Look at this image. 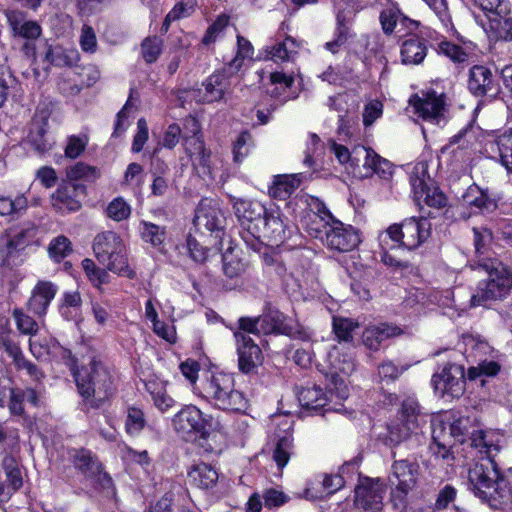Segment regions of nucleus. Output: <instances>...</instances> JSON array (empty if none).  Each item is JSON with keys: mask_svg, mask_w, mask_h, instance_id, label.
Here are the masks:
<instances>
[{"mask_svg": "<svg viewBox=\"0 0 512 512\" xmlns=\"http://www.w3.org/2000/svg\"><path fill=\"white\" fill-rule=\"evenodd\" d=\"M493 453H479L480 460L468 469V488L475 497L493 509H512V486L501 473Z\"/></svg>", "mask_w": 512, "mask_h": 512, "instance_id": "f257e3e1", "label": "nucleus"}, {"mask_svg": "<svg viewBox=\"0 0 512 512\" xmlns=\"http://www.w3.org/2000/svg\"><path fill=\"white\" fill-rule=\"evenodd\" d=\"M77 392L90 408L97 409L110 400L116 392L113 376L101 361L92 359L89 364L71 367Z\"/></svg>", "mask_w": 512, "mask_h": 512, "instance_id": "f03ea898", "label": "nucleus"}, {"mask_svg": "<svg viewBox=\"0 0 512 512\" xmlns=\"http://www.w3.org/2000/svg\"><path fill=\"white\" fill-rule=\"evenodd\" d=\"M393 462L388 475L390 488V501L394 508L403 510L408 504L409 494L416 488L421 468L415 458L396 459V453H392Z\"/></svg>", "mask_w": 512, "mask_h": 512, "instance_id": "7ed1b4c3", "label": "nucleus"}, {"mask_svg": "<svg viewBox=\"0 0 512 512\" xmlns=\"http://www.w3.org/2000/svg\"><path fill=\"white\" fill-rule=\"evenodd\" d=\"M449 435L460 443L469 442L478 453L500 451L503 435L495 430H483L476 416H460L449 425Z\"/></svg>", "mask_w": 512, "mask_h": 512, "instance_id": "20e7f679", "label": "nucleus"}, {"mask_svg": "<svg viewBox=\"0 0 512 512\" xmlns=\"http://www.w3.org/2000/svg\"><path fill=\"white\" fill-rule=\"evenodd\" d=\"M230 374L215 373L201 384V395L215 408L223 411L242 412L247 408L243 393L234 387Z\"/></svg>", "mask_w": 512, "mask_h": 512, "instance_id": "39448f33", "label": "nucleus"}, {"mask_svg": "<svg viewBox=\"0 0 512 512\" xmlns=\"http://www.w3.org/2000/svg\"><path fill=\"white\" fill-rule=\"evenodd\" d=\"M479 270L487 273L488 277L478 283L471 297L472 306H489L496 301H502L512 289V272L501 260H495L487 268Z\"/></svg>", "mask_w": 512, "mask_h": 512, "instance_id": "423d86ee", "label": "nucleus"}, {"mask_svg": "<svg viewBox=\"0 0 512 512\" xmlns=\"http://www.w3.org/2000/svg\"><path fill=\"white\" fill-rule=\"evenodd\" d=\"M93 251L98 262L107 270L129 279L135 278L136 273L128 265L125 245L115 232L98 234L94 239Z\"/></svg>", "mask_w": 512, "mask_h": 512, "instance_id": "0eeeda50", "label": "nucleus"}, {"mask_svg": "<svg viewBox=\"0 0 512 512\" xmlns=\"http://www.w3.org/2000/svg\"><path fill=\"white\" fill-rule=\"evenodd\" d=\"M425 416L420 412V406L415 398L407 397L402 401L397 419L387 426V434L384 443L389 446H397L418 435L421 424L425 422Z\"/></svg>", "mask_w": 512, "mask_h": 512, "instance_id": "6e6552de", "label": "nucleus"}, {"mask_svg": "<svg viewBox=\"0 0 512 512\" xmlns=\"http://www.w3.org/2000/svg\"><path fill=\"white\" fill-rule=\"evenodd\" d=\"M175 431L182 438L192 440L197 437L207 438L211 431L216 430L218 421L211 415L204 414L194 405H186L172 419Z\"/></svg>", "mask_w": 512, "mask_h": 512, "instance_id": "1a4fd4ad", "label": "nucleus"}, {"mask_svg": "<svg viewBox=\"0 0 512 512\" xmlns=\"http://www.w3.org/2000/svg\"><path fill=\"white\" fill-rule=\"evenodd\" d=\"M234 213L242 227L241 238L253 251L260 250V240H255L262 221L268 211L261 202L247 199H236L233 202Z\"/></svg>", "mask_w": 512, "mask_h": 512, "instance_id": "9d476101", "label": "nucleus"}, {"mask_svg": "<svg viewBox=\"0 0 512 512\" xmlns=\"http://www.w3.org/2000/svg\"><path fill=\"white\" fill-rule=\"evenodd\" d=\"M431 236V222L425 217H409L401 223L390 225L385 238H390L400 246L414 250L424 244Z\"/></svg>", "mask_w": 512, "mask_h": 512, "instance_id": "9b49d317", "label": "nucleus"}, {"mask_svg": "<svg viewBox=\"0 0 512 512\" xmlns=\"http://www.w3.org/2000/svg\"><path fill=\"white\" fill-rule=\"evenodd\" d=\"M385 484L380 478L359 474L354 489V505L361 512H378L383 507Z\"/></svg>", "mask_w": 512, "mask_h": 512, "instance_id": "f8f14e48", "label": "nucleus"}, {"mask_svg": "<svg viewBox=\"0 0 512 512\" xmlns=\"http://www.w3.org/2000/svg\"><path fill=\"white\" fill-rule=\"evenodd\" d=\"M4 14L11 31V35L14 38L26 40L23 45V50L26 54H29L30 51H34V45L32 42L38 39L42 34L40 24L35 20L28 19L27 13L20 9H7Z\"/></svg>", "mask_w": 512, "mask_h": 512, "instance_id": "ddd939ff", "label": "nucleus"}, {"mask_svg": "<svg viewBox=\"0 0 512 512\" xmlns=\"http://www.w3.org/2000/svg\"><path fill=\"white\" fill-rule=\"evenodd\" d=\"M467 88L477 98H496L501 93L497 71L485 65H473L469 69Z\"/></svg>", "mask_w": 512, "mask_h": 512, "instance_id": "4468645a", "label": "nucleus"}, {"mask_svg": "<svg viewBox=\"0 0 512 512\" xmlns=\"http://www.w3.org/2000/svg\"><path fill=\"white\" fill-rule=\"evenodd\" d=\"M286 221L279 208H269L255 234V240H260V247L264 241L277 246L283 243L291 234Z\"/></svg>", "mask_w": 512, "mask_h": 512, "instance_id": "2eb2a0df", "label": "nucleus"}, {"mask_svg": "<svg viewBox=\"0 0 512 512\" xmlns=\"http://www.w3.org/2000/svg\"><path fill=\"white\" fill-rule=\"evenodd\" d=\"M193 224L200 233H216V237H219L225 226V217L218 202L203 198L195 210Z\"/></svg>", "mask_w": 512, "mask_h": 512, "instance_id": "dca6fc26", "label": "nucleus"}, {"mask_svg": "<svg viewBox=\"0 0 512 512\" xmlns=\"http://www.w3.org/2000/svg\"><path fill=\"white\" fill-rule=\"evenodd\" d=\"M431 384L439 396H460L464 391V368L455 363H447L440 372L433 374Z\"/></svg>", "mask_w": 512, "mask_h": 512, "instance_id": "f3484780", "label": "nucleus"}, {"mask_svg": "<svg viewBox=\"0 0 512 512\" xmlns=\"http://www.w3.org/2000/svg\"><path fill=\"white\" fill-rule=\"evenodd\" d=\"M325 244L338 252H349L360 243L358 231L351 225H344L338 220L325 224Z\"/></svg>", "mask_w": 512, "mask_h": 512, "instance_id": "a211bd4d", "label": "nucleus"}, {"mask_svg": "<svg viewBox=\"0 0 512 512\" xmlns=\"http://www.w3.org/2000/svg\"><path fill=\"white\" fill-rule=\"evenodd\" d=\"M409 103L413 106L415 113L425 121L439 124L443 119L445 110L443 94L428 90L423 92L422 96H412Z\"/></svg>", "mask_w": 512, "mask_h": 512, "instance_id": "6ab92c4d", "label": "nucleus"}, {"mask_svg": "<svg viewBox=\"0 0 512 512\" xmlns=\"http://www.w3.org/2000/svg\"><path fill=\"white\" fill-rule=\"evenodd\" d=\"M72 458L75 468L86 478L93 480L103 488H108L112 484L111 477L103 471L101 462L90 450H76Z\"/></svg>", "mask_w": 512, "mask_h": 512, "instance_id": "aec40b11", "label": "nucleus"}, {"mask_svg": "<svg viewBox=\"0 0 512 512\" xmlns=\"http://www.w3.org/2000/svg\"><path fill=\"white\" fill-rule=\"evenodd\" d=\"M237 343L238 366L244 374H252L262 364V351L253 339L242 333L234 332Z\"/></svg>", "mask_w": 512, "mask_h": 512, "instance_id": "412c9836", "label": "nucleus"}, {"mask_svg": "<svg viewBox=\"0 0 512 512\" xmlns=\"http://www.w3.org/2000/svg\"><path fill=\"white\" fill-rule=\"evenodd\" d=\"M22 485V473L17 461L12 456H5L0 472V504L7 502Z\"/></svg>", "mask_w": 512, "mask_h": 512, "instance_id": "4be33fe9", "label": "nucleus"}, {"mask_svg": "<svg viewBox=\"0 0 512 512\" xmlns=\"http://www.w3.org/2000/svg\"><path fill=\"white\" fill-rule=\"evenodd\" d=\"M473 234L475 255L470 261V266L473 270L487 268V266L493 264L495 260H499L490 249L492 234L488 230L481 232L477 228L473 229Z\"/></svg>", "mask_w": 512, "mask_h": 512, "instance_id": "5701e85b", "label": "nucleus"}, {"mask_svg": "<svg viewBox=\"0 0 512 512\" xmlns=\"http://www.w3.org/2000/svg\"><path fill=\"white\" fill-rule=\"evenodd\" d=\"M410 183L416 199H422L429 207L441 209L447 205L446 195L438 187L428 185L424 177L411 175Z\"/></svg>", "mask_w": 512, "mask_h": 512, "instance_id": "b1692460", "label": "nucleus"}, {"mask_svg": "<svg viewBox=\"0 0 512 512\" xmlns=\"http://www.w3.org/2000/svg\"><path fill=\"white\" fill-rule=\"evenodd\" d=\"M57 291L56 284L50 281H38L28 300V309L39 317L44 316Z\"/></svg>", "mask_w": 512, "mask_h": 512, "instance_id": "393cba45", "label": "nucleus"}, {"mask_svg": "<svg viewBox=\"0 0 512 512\" xmlns=\"http://www.w3.org/2000/svg\"><path fill=\"white\" fill-rule=\"evenodd\" d=\"M356 154H363V168L365 173L359 172L360 177H368L377 174L380 178L387 179L392 175V164L375 153L371 148L357 146Z\"/></svg>", "mask_w": 512, "mask_h": 512, "instance_id": "a878e982", "label": "nucleus"}, {"mask_svg": "<svg viewBox=\"0 0 512 512\" xmlns=\"http://www.w3.org/2000/svg\"><path fill=\"white\" fill-rule=\"evenodd\" d=\"M496 10H492L487 15L489 19V27L497 40L512 42V17L508 16L509 2L506 0Z\"/></svg>", "mask_w": 512, "mask_h": 512, "instance_id": "bb28decb", "label": "nucleus"}, {"mask_svg": "<svg viewBox=\"0 0 512 512\" xmlns=\"http://www.w3.org/2000/svg\"><path fill=\"white\" fill-rule=\"evenodd\" d=\"M462 200L473 213H490L497 208L496 199L489 194L488 190H483L476 184L468 187Z\"/></svg>", "mask_w": 512, "mask_h": 512, "instance_id": "cd10ccee", "label": "nucleus"}, {"mask_svg": "<svg viewBox=\"0 0 512 512\" xmlns=\"http://www.w3.org/2000/svg\"><path fill=\"white\" fill-rule=\"evenodd\" d=\"M237 71L229 70L228 65L222 70L213 73L205 82V100L207 102L220 101L230 87V77Z\"/></svg>", "mask_w": 512, "mask_h": 512, "instance_id": "c85d7f7f", "label": "nucleus"}, {"mask_svg": "<svg viewBox=\"0 0 512 512\" xmlns=\"http://www.w3.org/2000/svg\"><path fill=\"white\" fill-rule=\"evenodd\" d=\"M24 402L30 403L34 407H38L40 403L39 393L36 389L27 387L11 388L8 402V409L13 416H23L25 414Z\"/></svg>", "mask_w": 512, "mask_h": 512, "instance_id": "c756f323", "label": "nucleus"}, {"mask_svg": "<svg viewBox=\"0 0 512 512\" xmlns=\"http://www.w3.org/2000/svg\"><path fill=\"white\" fill-rule=\"evenodd\" d=\"M298 400L303 409L318 412L327 405L328 397L321 387L313 385L303 387L298 392Z\"/></svg>", "mask_w": 512, "mask_h": 512, "instance_id": "7c9ffc66", "label": "nucleus"}, {"mask_svg": "<svg viewBox=\"0 0 512 512\" xmlns=\"http://www.w3.org/2000/svg\"><path fill=\"white\" fill-rule=\"evenodd\" d=\"M188 478L193 485L201 489H208L216 484L218 473L211 465L202 462L190 468Z\"/></svg>", "mask_w": 512, "mask_h": 512, "instance_id": "2f4dec72", "label": "nucleus"}, {"mask_svg": "<svg viewBox=\"0 0 512 512\" xmlns=\"http://www.w3.org/2000/svg\"><path fill=\"white\" fill-rule=\"evenodd\" d=\"M222 261L223 273L229 278V281L223 284V287L226 290H232L239 285V279L246 269L245 264L240 258L227 253L223 254Z\"/></svg>", "mask_w": 512, "mask_h": 512, "instance_id": "473e14b6", "label": "nucleus"}, {"mask_svg": "<svg viewBox=\"0 0 512 512\" xmlns=\"http://www.w3.org/2000/svg\"><path fill=\"white\" fill-rule=\"evenodd\" d=\"M427 54L424 40L411 37L405 40L401 46V57L404 64H420Z\"/></svg>", "mask_w": 512, "mask_h": 512, "instance_id": "72a5a7b5", "label": "nucleus"}, {"mask_svg": "<svg viewBox=\"0 0 512 512\" xmlns=\"http://www.w3.org/2000/svg\"><path fill=\"white\" fill-rule=\"evenodd\" d=\"M77 189L74 185L60 186L52 196L53 206L61 211L74 212L81 204L76 199Z\"/></svg>", "mask_w": 512, "mask_h": 512, "instance_id": "f704fd0d", "label": "nucleus"}, {"mask_svg": "<svg viewBox=\"0 0 512 512\" xmlns=\"http://www.w3.org/2000/svg\"><path fill=\"white\" fill-rule=\"evenodd\" d=\"M45 59L56 67H72L79 61V53L75 49H66L62 46H50Z\"/></svg>", "mask_w": 512, "mask_h": 512, "instance_id": "c9c22d12", "label": "nucleus"}, {"mask_svg": "<svg viewBox=\"0 0 512 512\" xmlns=\"http://www.w3.org/2000/svg\"><path fill=\"white\" fill-rule=\"evenodd\" d=\"M139 233L141 239L152 245L154 248H160L164 244L167 236L165 226H160L146 220L140 221Z\"/></svg>", "mask_w": 512, "mask_h": 512, "instance_id": "e433bc0d", "label": "nucleus"}, {"mask_svg": "<svg viewBox=\"0 0 512 512\" xmlns=\"http://www.w3.org/2000/svg\"><path fill=\"white\" fill-rule=\"evenodd\" d=\"M47 128L43 124L33 122L28 134V143L39 154H44L52 148V141L47 136Z\"/></svg>", "mask_w": 512, "mask_h": 512, "instance_id": "4c0bfd02", "label": "nucleus"}, {"mask_svg": "<svg viewBox=\"0 0 512 512\" xmlns=\"http://www.w3.org/2000/svg\"><path fill=\"white\" fill-rule=\"evenodd\" d=\"M276 334H283L289 336L292 339L301 341H309L311 339L310 331L300 324L298 321L293 319L279 318L277 323Z\"/></svg>", "mask_w": 512, "mask_h": 512, "instance_id": "58836bf2", "label": "nucleus"}, {"mask_svg": "<svg viewBox=\"0 0 512 512\" xmlns=\"http://www.w3.org/2000/svg\"><path fill=\"white\" fill-rule=\"evenodd\" d=\"M294 449L295 446L292 435L285 434L278 438L272 455L278 469H283L287 465L290 457L294 454Z\"/></svg>", "mask_w": 512, "mask_h": 512, "instance_id": "ea45409f", "label": "nucleus"}, {"mask_svg": "<svg viewBox=\"0 0 512 512\" xmlns=\"http://www.w3.org/2000/svg\"><path fill=\"white\" fill-rule=\"evenodd\" d=\"M28 208V202L24 195H18L15 198L0 197V215L12 216L18 218L22 216Z\"/></svg>", "mask_w": 512, "mask_h": 512, "instance_id": "a19ab883", "label": "nucleus"}, {"mask_svg": "<svg viewBox=\"0 0 512 512\" xmlns=\"http://www.w3.org/2000/svg\"><path fill=\"white\" fill-rule=\"evenodd\" d=\"M193 145L190 146V151H186L192 160L195 167H200L202 173L210 172V152H207L204 147V142L200 137H192Z\"/></svg>", "mask_w": 512, "mask_h": 512, "instance_id": "79ce46f5", "label": "nucleus"}, {"mask_svg": "<svg viewBox=\"0 0 512 512\" xmlns=\"http://www.w3.org/2000/svg\"><path fill=\"white\" fill-rule=\"evenodd\" d=\"M147 421L142 409L130 406L127 408L125 431L130 436H138L146 427Z\"/></svg>", "mask_w": 512, "mask_h": 512, "instance_id": "37998d69", "label": "nucleus"}, {"mask_svg": "<svg viewBox=\"0 0 512 512\" xmlns=\"http://www.w3.org/2000/svg\"><path fill=\"white\" fill-rule=\"evenodd\" d=\"M298 185L299 182L295 177L277 176L269 188V194L274 198L284 200L294 192Z\"/></svg>", "mask_w": 512, "mask_h": 512, "instance_id": "c03bdc74", "label": "nucleus"}, {"mask_svg": "<svg viewBox=\"0 0 512 512\" xmlns=\"http://www.w3.org/2000/svg\"><path fill=\"white\" fill-rule=\"evenodd\" d=\"M501 164L512 174V130L505 131L496 139Z\"/></svg>", "mask_w": 512, "mask_h": 512, "instance_id": "a18cd8bd", "label": "nucleus"}, {"mask_svg": "<svg viewBox=\"0 0 512 512\" xmlns=\"http://www.w3.org/2000/svg\"><path fill=\"white\" fill-rule=\"evenodd\" d=\"M296 42L291 37H287L282 42H277L266 49V57L274 61H284L290 59L292 53H295Z\"/></svg>", "mask_w": 512, "mask_h": 512, "instance_id": "49530a36", "label": "nucleus"}, {"mask_svg": "<svg viewBox=\"0 0 512 512\" xmlns=\"http://www.w3.org/2000/svg\"><path fill=\"white\" fill-rule=\"evenodd\" d=\"M82 268L94 287L100 289L101 285L110 281V275L105 269L99 268L92 259L85 258Z\"/></svg>", "mask_w": 512, "mask_h": 512, "instance_id": "de8ad7c7", "label": "nucleus"}, {"mask_svg": "<svg viewBox=\"0 0 512 512\" xmlns=\"http://www.w3.org/2000/svg\"><path fill=\"white\" fill-rule=\"evenodd\" d=\"M358 327V322L354 321L353 319L343 317L333 318V331L339 341H352V333Z\"/></svg>", "mask_w": 512, "mask_h": 512, "instance_id": "09e8293b", "label": "nucleus"}, {"mask_svg": "<svg viewBox=\"0 0 512 512\" xmlns=\"http://www.w3.org/2000/svg\"><path fill=\"white\" fill-rule=\"evenodd\" d=\"M253 55V46L246 38L241 35L237 36V54L236 56L229 62L228 69L233 71H238L244 59L252 57Z\"/></svg>", "mask_w": 512, "mask_h": 512, "instance_id": "8fccbe9b", "label": "nucleus"}, {"mask_svg": "<svg viewBox=\"0 0 512 512\" xmlns=\"http://www.w3.org/2000/svg\"><path fill=\"white\" fill-rule=\"evenodd\" d=\"M48 252L54 261L60 262L72 252L71 241L60 235L50 242Z\"/></svg>", "mask_w": 512, "mask_h": 512, "instance_id": "3c124183", "label": "nucleus"}, {"mask_svg": "<svg viewBox=\"0 0 512 512\" xmlns=\"http://www.w3.org/2000/svg\"><path fill=\"white\" fill-rule=\"evenodd\" d=\"M106 214L114 221H122L129 218L131 207L122 197H117L108 204Z\"/></svg>", "mask_w": 512, "mask_h": 512, "instance_id": "603ef678", "label": "nucleus"}, {"mask_svg": "<svg viewBox=\"0 0 512 512\" xmlns=\"http://www.w3.org/2000/svg\"><path fill=\"white\" fill-rule=\"evenodd\" d=\"M436 49L439 53L444 54L452 61L457 63L465 62L468 57V54L464 51V49L461 46L449 42L445 39H442L437 43Z\"/></svg>", "mask_w": 512, "mask_h": 512, "instance_id": "864d4df0", "label": "nucleus"}, {"mask_svg": "<svg viewBox=\"0 0 512 512\" xmlns=\"http://www.w3.org/2000/svg\"><path fill=\"white\" fill-rule=\"evenodd\" d=\"M398 17H400V9L395 5H391L381 11L379 20L382 30L386 35L394 32L398 25Z\"/></svg>", "mask_w": 512, "mask_h": 512, "instance_id": "5fc2aeb1", "label": "nucleus"}, {"mask_svg": "<svg viewBox=\"0 0 512 512\" xmlns=\"http://www.w3.org/2000/svg\"><path fill=\"white\" fill-rule=\"evenodd\" d=\"M141 52L147 63L155 62L162 52V41L156 36L145 38L141 44Z\"/></svg>", "mask_w": 512, "mask_h": 512, "instance_id": "6e6d98bb", "label": "nucleus"}, {"mask_svg": "<svg viewBox=\"0 0 512 512\" xmlns=\"http://www.w3.org/2000/svg\"><path fill=\"white\" fill-rule=\"evenodd\" d=\"M253 146L252 135L248 131L239 134L233 146V155L236 162H241Z\"/></svg>", "mask_w": 512, "mask_h": 512, "instance_id": "4d7b16f0", "label": "nucleus"}, {"mask_svg": "<svg viewBox=\"0 0 512 512\" xmlns=\"http://www.w3.org/2000/svg\"><path fill=\"white\" fill-rule=\"evenodd\" d=\"M13 317L16 321L18 330L26 335H36L39 326L38 323L30 316L24 314L20 309H14Z\"/></svg>", "mask_w": 512, "mask_h": 512, "instance_id": "13d9d810", "label": "nucleus"}, {"mask_svg": "<svg viewBox=\"0 0 512 512\" xmlns=\"http://www.w3.org/2000/svg\"><path fill=\"white\" fill-rule=\"evenodd\" d=\"M500 371V365L496 361L484 360L477 366L468 369V378L474 380L481 376H495Z\"/></svg>", "mask_w": 512, "mask_h": 512, "instance_id": "bf43d9fd", "label": "nucleus"}, {"mask_svg": "<svg viewBox=\"0 0 512 512\" xmlns=\"http://www.w3.org/2000/svg\"><path fill=\"white\" fill-rule=\"evenodd\" d=\"M66 174L70 180H93L97 177L96 169L83 162H78L75 165L69 167L66 171Z\"/></svg>", "mask_w": 512, "mask_h": 512, "instance_id": "052dcab7", "label": "nucleus"}, {"mask_svg": "<svg viewBox=\"0 0 512 512\" xmlns=\"http://www.w3.org/2000/svg\"><path fill=\"white\" fill-rule=\"evenodd\" d=\"M279 318H283V314L276 311L275 313L263 314L256 317V324H258L259 333L267 335L276 333L277 323Z\"/></svg>", "mask_w": 512, "mask_h": 512, "instance_id": "680f3d73", "label": "nucleus"}, {"mask_svg": "<svg viewBox=\"0 0 512 512\" xmlns=\"http://www.w3.org/2000/svg\"><path fill=\"white\" fill-rule=\"evenodd\" d=\"M229 23V18L226 15L219 16L213 24H211L203 39L202 42L205 45L213 43L216 38L223 32V30L227 27Z\"/></svg>", "mask_w": 512, "mask_h": 512, "instance_id": "e2e57ef3", "label": "nucleus"}, {"mask_svg": "<svg viewBox=\"0 0 512 512\" xmlns=\"http://www.w3.org/2000/svg\"><path fill=\"white\" fill-rule=\"evenodd\" d=\"M405 370L404 367L399 368L392 361L387 360L382 362L378 367V375L381 381L387 383L395 381Z\"/></svg>", "mask_w": 512, "mask_h": 512, "instance_id": "0e129e2a", "label": "nucleus"}, {"mask_svg": "<svg viewBox=\"0 0 512 512\" xmlns=\"http://www.w3.org/2000/svg\"><path fill=\"white\" fill-rule=\"evenodd\" d=\"M356 148L357 147H355L353 151L350 152L348 148L343 145H333V150L338 161L342 164L350 162L351 166L354 167H358L360 158H363V154H356Z\"/></svg>", "mask_w": 512, "mask_h": 512, "instance_id": "69168bd1", "label": "nucleus"}, {"mask_svg": "<svg viewBox=\"0 0 512 512\" xmlns=\"http://www.w3.org/2000/svg\"><path fill=\"white\" fill-rule=\"evenodd\" d=\"M190 257L196 263H204L208 257V249L202 246L194 237L189 235L186 240Z\"/></svg>", "mask_w": 512, "mask_h": 512, "instance_id": "338daca9", "label": "nucleus"}, {"mask_svg": "<svg viewBox=\"0 0 512 512\" xmlns=\"http://www.w3.org/2000/svg\"><path fill=\"white\" fill-rule=\"evenodd\" d=\"M197 0H180L175 6L169 11L172 18L177 20L189 17L195 11Z\"/></svg>", "mask_w": 512, "mask_h": 512, "instance_id": "774afa93", "label": "nucleus"}]
</instances>
